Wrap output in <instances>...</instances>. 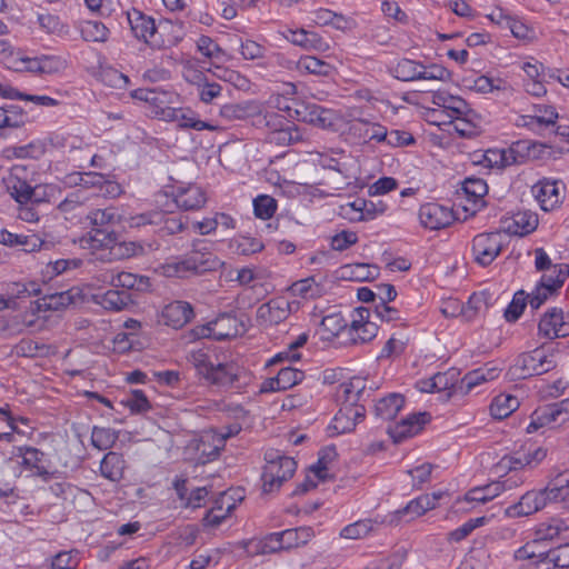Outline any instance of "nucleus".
Listing matches in <instances>:
<instances>
[{
    "instance_id": "31",
    "label": "nucleus",
    "mask_w": 569,
    "mask_h": 569,
    "mask_svg": "<svg viewBox=\"0 0 569 569\" xmlns=\"http://www.w3.org/2000/svg\"><path fill=\"white\" fill-rule=\"evenodd\" d=\"M104 279H109L113 287H121L126 289L144 290L150 284L148 277H139L137 274L124 271L104 274Z\"/></svg>"
},
{
    "instance_id": "53",
    "label": "nucleus",
    "mask_w": 569,
    "mask_h": 569,
    "mask_svg": "<svg viewBox=\"0 0 569 569\" xmlns=\"http://www.w3.org/2000/svg\"><path fill=\"white\" fill-rule=\"evenodd\" d=\"M92 228H109V224L118 221L117 210L113 207L96 209L88 214Z\"/></svg>"
},
{
    "instance_id": "22",
    "label": "nucleus",
    "mask_w": 569,
    "mask_h": 569,
    "mask_svg": "<svg viewBox=\"0 0 569 569\" xmlns=\"http://www.w3.org/2000/svg\"><path fill=\"white\" fill-rule=\"evenodd\" d=\"M207 198L202 189L196 184H189L184 188H179L174 202L183 210H198L204 206Z\"/></svg>"
},
{
    "instance_id": "3",
    "label": "nucleus",
    "mask_w": 569,
    "mask_h": 569,
    "mask_svg": "<svg viewBox=\"0 0 569 569\" xmlns=\"http://www.w3.org/2000/svg\"><path fill=\"white\" fill-rule=\"evenodd\" d=\"M266 466L262 472L263 492L270 493L278 490L282 483L296 472L297 462L287 456H281L277 450H269L264 455Z\"/></svg>"
},
{
    "instance_id": "57",
    "label": "nucleus",
    "mask_w": 569,
    "mask_h": 569,
    "mask_svg": "<svg viewBox=\"0 0 569 569\" xmlns=\"http://www.w3.org/2000/svg\"><path fill=\"white\" fill-rule=\"evenodd\" d=\"M122 403L130 409L132 413H143L151 409L150 402L142 390H132Z\"/></svg>"
},
{
    "instance_id": "29",
    "label": "nucleus",
    "mask_w": 569,
    "mask_h": 569,
    "mask_svg": "<svg viewBox=\"0 0 569 569\" xmlns=\"http://www.w3.org/2000/svg\"><path fill=\"white\" fill-rule=\"evenodd\" d=\"M539 540L527 542L515 551L516 560H529L536 569H542L547 566L548 550H541Z\"/></svg>"
},
{
    "instance_id": "28",
    "label": "nucleus",
    "mask_w": 569,
    "mask_h": 569,
    "mask_svg": "<svg viewBox=\"0 0 569 569\" xmlns=\"http://www.w3.org/2000/svg\"><path fill=\"white\" fill-rule=\"evenodd\" d=\"M405 405V397L400 393H390L375 405V413L382 420H392Z\"/></svg>"
},
{
    "instance_id": "59",
    "label": "nucleus",
    "mask_w": 569,
    "mask_h": 569,
    "mask_svg": "<svg viewBox=\"0 0 569 569\" xmlns=\"http://www.w3.org/2000/svg\"><path fill=\"white\" fill-rule=\"evenodd\" d=\"M432 104L437 106L439 109H435L433 113L445 114V111L448 110L453 104L462 106V98L458 96H452L447 91H436L431 96Z\"/></svg>"
},
{
    "instance_id": "51",
    "label": "nucleus",
    "mask_w": 569,
    "mask_h": 569,
    "mask_svg": "<svg viewBox=\"0 0 569 569\" xmlns=\"http://www.w3.org/2000/svg\"><path fill=\"white\" fill-rule=\"evenodd\" d=\"M72 303L70 291L46 295L38 301L39 310H58Z\"/></svg>"
},
{
    "instance_id": "11",
    "label": "nucleus",
    "mask_w": 569,
    "mask_h": 569,
    "mask_svg": "<svg viewBox=\"0 0 569 569\" xmlns=\"http://www.w3.org/2000/svg\"><path fill=\"white\" fill-rule=\"evenodd\" d=\"M535 198L545 211H550L558 207L563 199L560 192L559 181L543 178L531 188Z\"/></svg>"
},
{
    "instance_id": "45",
    "label": "nucleus",
    "mask_w": 569,
    "mask_h": 569,
    "mask_svg": "<svg viewBox=\"0 0 569 569\" xmlns=\"http://www.w3.org/2000/svg\"><path fill=\"white\" fill-rule=\"evenodd\" d=\"M347 333L353 345L366 343L377 336L378 326L375 322H366L360 326L350 325L347 329Z\"/></svg>"
},
{
    "instance_id": "38",
    "label": "nucleus",
    "mask_w": 569,
    "mask_h": 569,
    "mask_svg": "<svg viewBox=\"0 0 569 569\" xmlns=\"http://www.w3.org/2000/svg\"><path fill=\"white\" fill-rule=\"evenodd\" d=\"M84 200L80 191L71 192L57 206V210L62 213L66 219H76L83 210Z\"/></svg>"
},
{
    "instance_id": "49",
    "label": "nucleus",
    "mask_w": 569,
    "mask_h": 569,
    "mask_svg": "<svg viewBox=\"0 0 569 569\" xmlns=\"http://www.w3.org/2000/svg\"><path fill=\"white\" fill-rule=\"evenodd\" d=\"M362 128H366V132L363 133L365 140H377L378 142H381L386 141L388 138L387 129L379 123H371L360 119L353 121L350 127L352 131H361Z\"/></svg>"
},
{
    "instance_id": "21",
    "label": "nucleus",
    "mask_w": 569,
    "mask_h": 569,
    "mask_svg": "<svg viewBox=\"0 0 569 569\" xmlns=\"http://www.w3.org/2000/svg\"><path fill=\"white\" fill-rule=\"evenodd\" d=\"M461 193L466 197L468 202H471L473 208L465 206V210H471L472 213L477 211L478 207L485 204V196L488 193V186L481 178H467L462 182Z\"/></svg>"
},
{
    "instance_id": "42",
    "label": "nucleus",
    "mask_w": 569,
    "mask_h": 569,
    "mask_svg": "<svg viewBox=\"0 0 569 569\" xmlns=\"http://www.w3.org/2000/svg\"><path fill=\"white\" fill-rule=\"evenodd\" d=\"M297 69L299 71H305L310 74H317V76H329L333 71V67L323 61L320 60L313 56H303L301 57L297 62Z\"/></svg>"
},
{
    "instance_id": "9",
    "label": "nucleus",
    "mask_w": 569,
    "mask_h": 569,
    "mask_svg": "<svg viewBox=\"0 0 569 569\" xmlns=\"http://www.w3.org/2000/svg\"><path fill=\"white\" fill-rule=\"evenodd\" d=\"M539 333L546 338L555 339L569 336V313L563 315L562 309L551 308L540 319Z\"/></svg>"
},
{
    "instance_id": "24",
    "label": "nucleus",
    "mask_w": 569,
    "mask_h": 569,
    "mask_svg": "<svg viewBox=\"0 0 569 569\" xmlns=\"http://www.w3.org/2000/svg\"><path fill=\"white\" fill-rule=\"evenodd\" d=\"M126 467L122 453L109 451L100 462V472L103 478L118 482L123 478Z\"/></svg>"
},
{
    "instance_id": "40",
    "label": "nucleus",
    "mask_w": 569,
    "mask_h": 569,
    "mask_svg": "<svg viewBox=\"0 0 569 569\" xmlns=\"http://www.w3.org/2000/svg\"><path fill=\"white\" fill-rule=\"evenodd\" d=\"M422 63L410 60L401 59L392 69L395 78L401 81L421 80Z\"/></svg>"
},
{
    "instance_id": "52",
    "label": "nucleus",
    "mask_w": 569,
    "mask_h": 569,
    "mask_svg": "<svg viewBox=\"0 0 569 569\" xmlns=\"http://www.w3.org/2000/svg\"><path fill=\"white\" fill-rule=\"evenodd\" d=\"M38 22L48 33L57 34L59 37H66L69 34V26L63 23L56 14H39Z\"/></svg>"
},
{
    "instance_id": "55",
    "label": "nucleus",
    "mask_w": 569,
    "mask_h": 569,
    "mask_svg": "<svg viewBox=\"0 0 569 569\" xmlns=\"http://www.w3.org/2000/svg\"><path fill=\"white\" fill-rule=\"evenodd\" d=\"M547 558V566L542 569H551L552 567L569 568V542L548 550Z\"/></svg>"
},
{
    "instance_id": "64",
    "label": "nucleus",
    "mask_w": 569,
    "mask_h": 569,
    "mask_svg": "<svg viewBox=\"0 0 569 569\" xmlns=\"http://www.w3.org/2000/svg\"><path fill=\"white\" fill-rule=\"evenodd\" d=\"M4 129H17L26 123V113L23 109L16 104L6 106Z\"/></svg>"
},
{
    "instance_id": "62",
    "label": "nucleus",
    "mask_w": 569,
    "mask_h": 569,
    "mask_svg": "<svg viewBox=\"0 0 569 569\" xmlns=\"http://www.w3.org/2000/svg\"><path fill=\"white\" fill-rule=\"evenodd\" d=\"M527 296L525 291L520 290L515 293L511 302L505 310V318L508 322H515L522 315L526 307Z\"/></svg>"
},
{
    "instance_id": "41",
    "label": "nucleus",
    "mask_w": 569,
    "mask_h": 569,
    "mask_svg": "<svg viewBox=\"0 0 569 569\" xmlns=\"http://www.w3.org/2000/svg\"><path fill=\"white\" fill-rule=\"evenodd\" d=\"M510 480H511V478L508 480H502V481H497V482L490 483L483 488H475L466 495V500L482 502V503L488 502V501L492 500L493 498H496L497 496H499L500 491L503 490V487Z\"/></svg>"
},
{
    "instance_id": "23",
    "label": "nucleus",
    "mask_w": 569,
    "mask_h": 569,
    "mask_svg": "<svg viewBox=\"0 0 569 569\" xmlns=\"http://www.w3.org/2000/svg\"><path fill=\"white\" fill-rule=\"evenodd\" d=\"M19 172L20 168H13L4 182L10 196L20 204H26L31 200L32 186L22 179Z\"/></svg>"
},
{
    "instance_id": "56",
    "label": "nucleus",
    "mask_w": 569,
    "mask_h": 569,
    "mask_svg": "<svg viewBox=\"0 0 569 569\" xmlns=\"http://www.w3.org/2000/svg\"><path fill=\"white\" fill-rule=\"evenodd\" d=\"M231 248L239 254L249 256L263 249L261 240L251 237H238L230 243Z\"/></svg>"
},
{
    "instance_id": "12",
    "label": "nucleus",
    "mask_w": 569,
    "mask_h": 569,
    "mask_svg": "<svg viewBox=\"0 0 569 569\" xmlns=\"http://www.w3.org/2000/svg\"><path fill=\"white\" fill-rule=\"evenodd\" d=\"M430 419L428 412L411 413L389 428L388 432L395 442H401L403 439L417 435Z\"/></svg>"
},
{
    "instance_id": "27",
    "label": "nucleus",
    "mask_w": 569,
    "mask_h": 569,
    "mask_svg": "<svg viewBox=\"0 0 569 569\" xmlns=\"http://www.w3.org/2000/svg\"><path fill=\"white\" fill-rule=\"evenodd\" d=\"M538 216L531 211H519L513 214L511 222L507 226L508 233L526 236L533 232L538 227Z\"/></svg>"
},
{
    "instance_id": "36",
    "label": "nucleus",
    "mask_w": 569,
    "mask_h": 569,
    "mask_svg": "<svg viewBox=\"0 0 569 569\" xmlns=\"http://www.w3.org/2000/svg\"><path fill=\"white\" fill-rule=\"evenodd\" d=\"M552 498L555 505L569 511V477L565 478V473H557L550 481Z\"/></svg>"
},
{
    "instance_id": "17",
    "label": "nucleus",
    "mask_w": 569,
    "mask_h": 569,
    "mask_svg": "<svg viewBox=\"0 0 569 569\" xmlns=\"http://www.w3.org/2000/svg\"><path fill=\"white\" fill-rule=\"evenodd\" d=\"M290 315V303L283 298L271 299L257 310V318L266 325H278Z\"/></svg>"
},
{
    "instance_id": "5",
    "label": "nucleus",
    "mask_w": 569,
    "mask_h": 569,
    "mask_svg": "<svg viewBox=\"0 0 569 569\" xmlns=\"http://www.w3.org/2000/svg\"><path fill=\"white\" fill-rule=\"evenodd\" d=\"M549 505H555L550 483L539 490H530L521 496L520 500L507 509L510 517L530 516Z\"/></svg>"
},
{
    "instance_id": "15",
    "label": "nucleus",
    "mask_w": 569,
    "mask_h": 569,
    "mask_svg": "<svg viewBox=\"0 0 569 569\" xmlns=\"http://www.w3.org/2000/svg\"><path fill=\"white\" fill-rule=\"evenodd\" d=\"M547 457V450L532 445L526 451L516 452L513 456H506L501 460V466L508 468L510 472L522 469L523 467H532L540 463Z\"/></svg>"
},
{
    "instance_id": "20",
    "label": "nucleus",
    "mask_w": 569,
    "mask_h": 569,
    "mask_svg": "<svg viewBox=\"0 0 569 569\" xmlns=\"http://www.w3.org/2000/svg\"><path fill=\"white\" fill-rule=\"evenodd\" d=\"M260 113V102L256 100L242 101L239 103H227L220 108V116L228 120H247L256 119V116Z\"/></svg>"
},
{
    "instance_id": "18",
    "label": "nucleus",
    "mask_w": 569,
    "mask_h": 569,
    "mask_svg": "<svg viewBox=\"0 0 569 569\" xmlns=\"http://www.w3.org/2000/svg\"><path fill=\"white\" fill-rule=\"evenodd\" d=\"M116 233V231L109 230V228H92L86 236L80 238L79 243L82 249L90 250L92 253L107 250L109 253Z\"/></svg>"
},
{
    "instance_id": "10",
    "label": "nucleus",
    "mask_w": 569,
    "mask_h": 569,
    "mask_svg": "<svg viewBox=\"0 0 569 569\" xmlns=\"http://www.w3.org/2000/svg\"><path fill=\"white\" fill-rule=\"evenodd\" d=\"M419 219L425 228L439 230L451 224L452 211L438 203H426L420 207Z\"/></svg>"
},
{
    "instance_id": "2",
    "label": "nucleus",
    "mask_w": 569,
    "mask_h": 569,
    "mask_svg": "<svg viewBox=\"0 0 569 569\" xmlns=\"http://www.w3.org/2000/svg\"><path fill=\"white\" fill-rule=\"evenodd\" d=\"M201 240L196 239L192 241V251L183 260L167 264L164 267L168 276H177L179 278L186 277L188 272L196 274H203L209 271H216L221 266L220 259L210 251H202L198 248Z\"/></svg>"
},
{
    "instance_id": "47",
    "label": "nucleus",
    "mask_w": 569,
    "mask_h": 569,
    "mask_svg": "<svg viewBox=\"0 0 569 569\" xmlns=\"http://www.w3.org/2000/svg\"><path fill=\"white\" fill-rule=\"evenodd\" d=\"M119 438L118 431L111 428L93 427L91 445L99 450L110 449Z\"/></svg>"
},
{
    "instance_id": "54",
    "label": "nucleus",
    "mask_w": 569,
    "mask_h": 569,
    "mask_svg": "<svg viewBox=\"0 0 569 569\" xmlns=\"http://www.w3.org/2000/svg\"><path fill=\"white\" fill-rule=\"evenodd\" d=\"M516 154L525 163L529 159L538 158V152L547 148V146L530 140H519L512 143Z\"/></svg>"
},
{
    "instance_id": "25",
    "label": "nucleus",
    "mask_w": 569,
    "mask_h": 569,
    "mask_svg": "<svg viewBox=\"0 0 569 569\" xmlns=\"http://www.w3.org/2000/svg\"><path fill=\"white\" fill-rule=\"evenodd\" d=\"M19 456L22 458L21 465L31 471L33 476L48 479L50 472L42 465L44 453L33 447H19Z\"/></svg>"
},
{
    "instance_id": "19",
    "label": "nucleus",
    "mask_w": 569,
    "mask_h": 569,
    "mask_svg": "<svg viewBox=\"0 0 569 569\" xmlns=\"http://www.w3.org/2000/svg\"><path fill=\"white\" fill-rule=\"evenodd\" d=\"M241 371V368L233 362H218L214 363L206 380L211 385L232 387L239 381Z\"/></svg>"
},
{
    "instance_id": "61",
    "label": "nucleus",
    "mask_w": 569,
    "mask_h": 569,
    "mask_svg": "<svg viewBox=\"0 0 569 569\" xmlns=\"http://www.w3.org/2000/svg\"><path fill=\"white\" fill-rule=\"evenodd\" d=\"M358 204H362V216L350 217L351 220L366 221L372 220L379 214H382L387 210V204L379 200L375 202L372 200L359 201Z\"/></svg>"
},
{
    "instance_id": "13",
    "label": "nucleus",
    "mask_w": 569,
    "mask_h": 569,
    "mask_svg": "<svg viewBox=\"0 0 569 569\" xmlns=\"http://www.w3.org/2000/svg\"><path fill=\"white\" fill-rule=\"evenodd\" d=\"M366 397H370V390L366 389V380L359 377L350 379L339 386L337 399L340 405L365 406Z\"/></svg>"
},
{
    "instance_id": "26",
    "label": "nucleus",
    "mask_w": 569,
    "mask_h": 569,
    "mask_svg": "<svg viewBox=\"0 0 569 569\" xmlns=\"http://www.w3.org/2000/svg\"><path fill=\"white\" fill-rule=\"evenodd\" d=\"M247 551L251 556L268 555L283 550L280 532H273L261 539H251L247 542Z\"/></svg>"
},
{
    "instance_id": "6",
    "label": "nucleus",
    "mask_w": 569,
    "mask_h": 569,
    "mask_svg": "<svg viewBox=\"0 0 569 569\" xmlns=\"http://www.w3.org/2000/svg\"><path fill=\"white\" fill-rule=\"evenodd\" d=\"M569 419V398L539 407L531 416L527 432L532 433L551 423H562Z\"/></svg>"
},
{
    "instance_id": "48",
    "label": "nucleus",
    "mask_w": 569,
    "mask_h": 569,
    "mask_svg": "<svg viewBox=\"0 0 569 569\" xmlns=\"http://www.w3.org/2000/svg\"><path fill=\"white\" fill-rule=\"evenodd\" d=\"M49 346L44 343H39L32 339L24 338L21 339L14 346V352L19 357L34 358V357H44L49 353Z\"/></svg>"
},
{
    "instance_id": "43",
    "label": "nucleus",
    "mask_w": 569,
    "mask_h": 569,
    "mask_svg": "<svg viewBox=\"0 0 569 569\" xmlns=\"http://www.w3.org/2000/svg\"><path fill=\"white\" fill-rule=\"evenodd\" d=\"M435 508L436 497H430V495H422L408 502V505L405 508L398 510L397 513L399 516L411 515V518H416Z\"/></svg>"
},
{
    "instance_id": "4",
    "label": "nucleus",
    "mask_w": 569,
    "mask_h": 569,
    "mask_svg": "<svg viewBox=\"0 0 569 569\" xmlns=\"http://www.w3.org/2000/svg\"><path fill=\"white\" fill-rule=\"evenodd\" d=\"M506 236L500 231L483 232L472 239V256L481 267L491 264L505 246Z\"/></svg>"
},
{
    "instance_id": "8",
    "label": "nucleus",
    "mask_w": 569,
    "mask_h": 569,
    "mask_svg": "<svg viewBox=\"0 0 569 569\" xmlns=\"http://www.w3.org/2000/svg\"><path fill=\"white\" fill-rule=\"evenodd\" d=\"M200 338H210L217 341L237 337L239 333L238 319L230 315H222L217 320L197 329Z\"/></svg>"
},
{
    "instance_id": "50",
    "label": "nucleus",
    "mask_w": 569,
    "mask_h": 569,
    "mask_svg": "<svg viewBox=\"0 0 569 569\" xmlns=\"http://www.w3.org/2000/svg\"><path fill=\"white\" fill-rule=\"evenodd\" d=\"M179 128L181 129H193L197 131L209 130L214 131L217 126L198 119L194 111L182 108L180 116L177 120Z\"/></svg>"
},
{
    "instance_id": "46",
    "label": "nucleus",
    "mask_w": 569,
    "mask_h": 569,
    "mask_svg": "<svg viewBox=\"0 0 569 569\" xmlns=\"http://www.w3.org/2000/svg\"><path fill=\"white\" fill-rule=\"evenodd\" d=\"M268 140L278 146H289L301 140L298 128L292 123L283 126L276 132H269Z\"/></svg>"
},
{
    "instance_id": "35",
    "label": "nucleus",
    "mask_w": 569,
    "mask_h": 569,
    "mask_svg": "<svg viewBox=\"0 0 569 569\" xmlns=\"http://www.w3.org/2000/svg\"><path fill=\"white\" fill-rule=\"evenodd\" d=\"M311 527H299L295 529H287L280 532L283 549L298 548L307 545L313 537Z\"/></svg>"
},
{
    "instance_id": "32",
    "label": "nucleus",
    "mask_w": 569,
    "mask_h": 569,
    "mask_svg": "<svg viewBox=\"0 0 569 569\" xmlns=\"http://www.w3.org/2000/svg\"><path fill=\"white\" fill-rule=\"evenodd\" d=\"M342 279L352 281H368L378 274V268L369 263L346 264L340 268Z\"/></svg>"
},
{
    "instance_id": "30",
    "label": "nucleus",
    "mask_w": 569,
    "mask_h": 569,
    "mask_svg": "<svg viewBox=\"0 0 569 569\" xmlns=\"http://www.w3.org/2000/svg\"><path fill=\"white\" fill-rule=\"evenodd\" d=\"M78 30L80 31L82 40L88 42H107L110 34L109 29L97 20L79 22Z\"/></svg>"
},
{
    "instance_id": "1",
    "label": "nucleus",
    "mask_w": 569,
    "mask_h": 569,
    "mask_svg": "<svg viewBox=\"0 0 569 569\" xmlns=\"http://www.w3.org/2000/svg\"><path fill=\"white\" fill-rule=\"evenodd\" d=\"M127 19L134 37L139 40H143L153 49L172 47L181 40L180 34L173 36L169 39H163V34L169 30L172 31L174 26L170 22H164L157 27L151 17L144 14L138 9L128 11Z\"/></svg>"
},
{
    "instance_id": "60",
    "label": "nucleus",
    "mask_w": 569,
    "mask_h": 569,
    "mask_svg": "<svg viewBox=\"0 0 569 569\" xmlns=\"http://www.w3.org/2000/svg\"><path fill=\"white\" fill-rule=\"evenodd\" d=\"M281 391L292 388L300 383L305 378V372L291 367L280 369L277 375Z\"/></svg>"
},
{
    "instance_id": "34",
    "label": "nucleus",
    "mask_w": 569,
    "mask_h": 569,
    "mask_svg": "<svg viewBox=\"0 0 569 569\" xmlns=\"http://www.w3.org/2000/svg\"><path fill=\"white\" fill-rule=\"evenodd\" d=\"M289 32L290 36L287 38L296 46L319 51L328 49V44L315 32L306 31L305 29L290 30Z\"/></svg>"
},
{
    "instance_id": "44",
    "label": "nucleus",
    "mask_w": 569,
    "mask_h": 569,
    "mask_svg": "<svg viewBox=\"0 0 569 569\" xmlns=\"http://www.w3.org/2000/svg\"><path fill=\"white\" fill-rule=\"evenodd\" d=\"M132 302L130 293L127 291L108 290L100 298L99 303L107 310L120 311Z\"/></svg>"
},
{
    "instance_id": "58",
    "label": "nucleus",
    "mask_w": 569,
    "mask_h": 569,
    "mask_svg": "<svg viewBox=\"0 0 569 569\" xmlns=\"http://www.w3.org/2000/svg\"><path fill=\"white\" fill-rule=\"evenodd\" d=\"M253 210L258 218L270 219L277 210V201L270 196H259L253 200Z\"/></svg>"
},
{
    "instance_id": "39",
    "label": "nucleus",
    "mask_w": 569,
    "mask_h": 569,
    "mask_svg": "<svg viewBox=\"0 0 569 569\" xmlns=\"http://www.w3.org/2000/svg\"><path fill=\"white\" fill-rule=\"evenodd\" d=\"M288 122L289 120H287L282 114H279L276 111L264 110L262 103H260V113L257 114L256 119L252 121L253 126L268 128L270 132H276V130L288 124Z\"/></svg>"
},
{
    "instance_id": "7",
    "label": "nucleus",
    "mask_w": 569,
    "mask_h": 569,
    "mask_svg": "<svg viewBox=\"0 0 569 569\" xmlns=\"http://www.w3.org/2000/svg\"><path fill=\"white\" fill-rule=\"evenodd\" d=\"M556 368V361L541 349L521 355L515 366L520 371L519 377L540 376Z\"/></svg>"
},
{
    "instance_id": "14",
    "label": "nucleus",
    "mask_w": 569,
    "mask_h": 569,
    "mask_svg": "<svg viewBox=\"0 0 569 569\" xmlns=\"http://www.w3.org/2000/svg\"><path fill=\"white\" fill-rule=\"evenodd\" d=\"M193 308L187 301H173L167 305L161 312V319L166 326L180 329L193 318Z\"/></svg>"
},
{
    "instance_id": "63",
    "label": "nucleus",
    "mask_w": 569,
    "mask_h": 569,
    "mask_svg": "<svg viewBox=\"0 0 569 569\" xmlns=\"http://www.w3.org/2000/svg\"><path fill=\"white\" fill-rule=\"evenodd\" d=\"M321 327L323 331L331 336H338L341 331H347L349 328L340 313H331L323 317L321 320Z\"/></svg>"
},
{
    "instance_id": "16",
    "label": "nucleus",
    "mask_w": 569,
    "mask_h": 569,
    "mask_svg": "<svg viewBox=\"0 0 569 569\" xmlns=\"http://www.w3.org/2000/svg\"><path fill=\"white\" fill-rule=\"evenodd\" d=\"M366 417L365 406L340 405V409L333 418V429L338 433L350 432L357 423L363 421Z\"/></svg>"
},
{
    "instance_id": "37",
    "label": "nucleus",
    "mask_w": 569,
    "mask_h": 569,
    "mask_svg": "<svg viewBox=\"0 0 569 569\" xmlns=\"http://www.w3.org/2000/svg\"><path fill=\"white\" fill-rule=\"evenodd\" d=\"M519 407V400L511 395H498L490 405V413L496 419H503L510 416Z\"/></svg>"
},
{
    "instance_id": "33",
    "label": "nucleus",
    "mask_w": 569,
    "mask_h": 569,
    "mask_svg": "<svg viewBox=\"0 0 569 569\" xmlns=\"http://www.w3.org/2000/svg\"><path fill=\"white\" fill-rule=\"evenodd\" d=\"M143 246L136 241H119L116 233L114 241L108 253L109 260H123L143 254Z\"/></svg>"
}]
</instances>
